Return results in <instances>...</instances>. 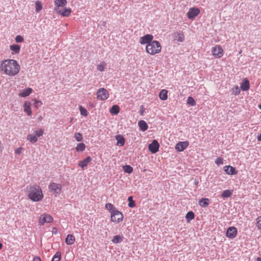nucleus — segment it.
<instances>
[{"label":"nucleus","instance_id":"f257e3e1","mask_svg":"<svg viewBox=\"0 0 261 261\" xmlns=\"http://www.w3.org/2000/svg\"><path fill=\"white\" fill-rule=\"evenodd\" d=\"M2 70L9 76H14L19 73L20 66L17 61L13 59L4 60L1 66Z\"/></svg>","mask_w":261,"mask_h":261},{"label":"nucleus","instance_id":"f03ea898","mask_svg":"<svg viewBox=\"0 0 261 261\" xmlns=\"http://www.w3.org/2000/svg\"><path fill=\"white\" fill-rule=\"evenodd\" d=\"M28 197L33 201H41L43 197L41 189L39 186L30 187L29 190Z\"/></svg>","mask_w":261,"mask_h":261},{"label":"nucleus","instance_id":"7ed1b4c3","mask_svg":"<svg viewBox=\"0 0 261 261\" xmlns=\"http://www.w3.org/2000/svg\"><path fill=\"white\" fill-rule=\"evenodd\" d=\"M162 49L160 43L158 41L154 40L147 44L146 50L147 53L153 55L159 53Z\"/></svg>","mask_w":261,"mask_h":261},{"label":"nucleus","instance_id":"20e7f679","mask_svg":"<svg viewBox=\"0 0 261 261\" xmlns=\"http://www.w3.org/2000/svg\"><path fill=\"white\" fill-rule=\"evenodd\" d=\"M62 188V186L61 184L55 182L50 184L48 186L49 191L56 196H57L60 194Z\"/></svg>","mask_w":261,"mask_h":261},{"label":"nucleus","instance_id":"39448f33","mask_svg":"<svg viewBox=\"0 0 261 261\" xmlns=\"http://www.w3.org/2000/svg\"><path fill=\"white\" fill-rule=\"evenodd\" d=\"M123 216L121 213L118 211L117 210H114L111 213V220L112 222L115 223H118L123 220Z\"/></svg>","mask_w":261,"mask_h":261},{"label":"nucleus","instance_id":"423d86ee","mask_svg":"<svg viewBox=\"0 0 261 261\" xmlns=\"http://www.w3.org/2000/svg\"><path fill=\"white\" fill-rule=\"evenodd\" d=\"M109 97L108 92L104 88H100L97 92V98L101 100H105Z\"/></svg>","mask_w":261,"mask_h":261},{"label":"nucleus","instance_id":"0eeeda50","mask_svg":"<svg viewBox=\"0 0 261 261\" xmlns=\"http://www.w3.org/2000/svg\"><path fill=\"white\" fill-rule=\"evenodd\" d=\"M160 147V144L158 143V141L156 140H153L151 143L149 144L148 145V150L152 153H156L159 150Z\"/></svg>","mask_w":261,"mask_h":261},{"label":"nucleus","instance_id":"6e6552de","mask_svg":"<svg viewBox=\"0 0 261 261\" xmlns=\"http://www.w3.org/2000/svg\"><path fill=\"white\" fill-rule=\"evenodd\" d=\"M200 13V10L197 8H190L187 15L189 19H193L197 16Z\"/></svg>","mask_w":261,"mask_h":261},{"label":"nucleus","instance_id":"1a4fd4ad","mask_svg":"<svg viewBox=\"0 0 261 261\" xmlns=\"http://www.w3.org/2000/svg\"><path fill=\"white\" fill-rule=\"evenodd\" d=\"M237 229L236 227H229L226 231V235L227 238L232 239L237 236Z\"/></svg>","mask_w":261,"mask_h":261},{"label":"nucleus","instance_id":"9d476101","mask_svg":"<svg viewBox=\"0 0 261 261\" xmlns=\"http://www.w3.org/2000/svg\"><path fill=\"white\" fill-rule=\"evenodd\" d=\"M53 218L49 214H44L40 217V223L43 224L45 223H50L53 222Z\"/></svg>","mask_w":261,"mask_h":261},{"label":"nucleus","instance_id":"9b49d317","mask_svg":"<svg viewBox=\"0 0 261 261\" xmlns=\"http://www.w3.org/2000/svg\"><path fill=\"white\" fill-rule=\"evenodd\" d=\"M153 36L150 34H147L141 37L140 43L141 44H148L152 41Z\"/></svg>","mask_w":261,"mask_h":261},{"label":"nucleus","instance_id":"f8f14e48","mask_svg":"<svg viewBox=\"0 0 261 261\" xmlns=\"http://www.w3.org/2000/svg\"><path fill=\"white\" fill-rule=\"evenodd\" d=\"M188 141L179 142L175 146V149L178 151H184L189 145Z\"/></svg>","mask_w":261,"mask_h":261},{"label":"nucleus","instance_id":"ddd939ff","mask_svg":"<svg viewBox=\"0 0 261 261\" xmlns=\"http://www.w3.org/2000/svg\"><path fill=\"white\" fill-rule=\"evenodd\" d=\"M55 11L64 17L68 16L71 12V10L70 8H64L63 10H60V8H55Z\"/></svg>","mask_w":261,"mask_h":261},{"label":"nucleus","instance_id":"4468645a","mask_svg":"<svg viewBox=\"0 0 261 261\" xmlns=\"http://www.w3.org/2000/svg\"><path fill=\"white\" fill-rule=\"evenodd\" d=\"M212 53L214 56L217 58H220L223 56V50L221 46H219L217 47L213 48Z\"/></svg>","mask_w":261,"mask_h":261},{"label":"nucleus","instance_id":"2eb2a0df","mask_svg":"<svg viewBox=\"0 0 261 261\" xmlns=\"http://www.w3.org/2000/svg\"><path fill=\"white\" fill-rule=\"evenodd\" d=\"M224 171L229 175H235L237 173L236 168L231 166H225L224 167Z\"/></svg>","mask_w":261,"mask_h":261},{"label":"nucleus","instance_id":"dca6fc26","mask_svg":"<svg viewBox=\"0 0 261 261\" xmlns=\"http://www.w3.org/2000/svg\"><path fill=\"white\" fill-rule=\"evenodd\" d=\"M173 35L174 40H177V41L182 42L185 40L184 33L181 31L176 32Z\"/></svg>","mask_w":261,"mask_h":261},{"label":"nucleus","instance_id":"f3484780","mask_svg":"<svg viewBox=\"0 0 261 261\" xmlns=\"http://www.w3.org/2000/svg\"><path fill=\"white\" fill-rule=\"evenodd\" d=\"M92 161V158L90 156H87L84 160L81 161L79 163V166L82 168L87 167L88 164Z\"/></svg>","mask_w":261,"mask_h":261},{"label":"nucleus","instance_id":"a211bd4d","mask_svg":"<svg viewBox=\"0 0 261 261\" xmlns=\"http://www.w3.org/2000/svg\"><path fill=\"white\" fill-rule=\"evenodd\" d=\"M23 110L24 111L27 113L28 115L30 116L32 114V110L31 109V104L30 102L25 101L23 104Z\"/></svg>","mask_w":261,"mask_h":261},{"label":"nucleus","instance_id":"6ab92c4d","mask_svg":"<svg viewBox=\"0 0 261 261\" xmlns=\"http://www.w3.org/2000/svg\"><path fill=\"white\" fill-rule=\"evenodd\" d=\"M138 126L142 132H145L148 127L147 123L144 120H140L138 122Z\"/></svg>","mask_w":261,"mask_h":261},{"label":"nucleus","instance_id":"aec40b11","mask_svg":"<svg viewBox=\"0 0 261 261\" xmlns=\"http://www.w3.org/2000/svg\"><path fill=\"white\" fill-rule=\"evenodd\" d=\"M210 203V200L207 198H203L199 200V204L203 207H207Z\"/></svg>","mask_w":261,"mask_h":261},{"label":"nucleus","instance_id":"412c9836","mask_svg":"<svg viewBox=\"0 0 261 261\" xmlns=\"http://www.w3.org/2000/svg\"><path fill=\"white\" fill-rule=\"evenodd\" d=\"M55 6L57 7L55 8H59L60 7H64L67 4L66 0H56L55 1Z\"/></svg>","mask_w":261,"mask_h":261},{"label":"nucleus","instance_id":"4be33fe9","mask_svg":"<svg viewBox=\"0 0 261 261\" xmlns=\"http://www.w3.org/2000/svg\"><path fill=\"white\" fill-rule=\"evenodd\" d=\"M249 81L247 79H245L244 82L241 85V89L244 91H246L249 90Z\"/></svg>","mask_w":261,"mask_h":261},{"label":"nucleus","instance_id":"5701e85b","mask_svg":"<svg viewBox=\"0 0 261 261\" xmlns=\"http://www.w3.org/2000/svg\"><path fill=\"white\" fill-rule=\"evenodd\" d=\"M75 242V238L72 234H69L67 235L65 242L67 245H72Z\"/></svg>","mask_w":261,"mask_h":261},{"label":"nucleus","instance_id":"b1692460","mask_svg":"<svg viewBox=\"0 0 261 261\" xmlns=\"http://www.w3.org/2000/svg\"><path fill=\"white\" fill-rule=\"evenodd\" d=\"M117 140V145L120 146H123L125 143V139L123 136L120 135H117L116 137Z\"/></svg>","mask_w":261,"mask_h":261},{"label":"nucleus","instance_id":"393cba45","mask_svg":"<svg viewBox=\"0 0 261 261\" xmlns=\"http://www.w3.org/2000/svg\"><path fill=\"white\" fill-rule=\"evenodd\" d=\"M33 90L31 88H28L23 90L19 94V96L22 97H25L29 96L32 92Z\"/></svg>","mask_w":261,"mask_h":261},{"label":"nucleus","instance_id":"a878e982","mask_svg":"<svg viewBox=\"0 0 261 261\" xmlns=\"http://www.w3.org/2000/svg\"><path fill=\"white\" fill-rule=\"evenodd\" d=\"M168 91L165 89L162 90L159 93V97L161 99L165 100L168 98L167 95Z\"/></svg>","mask_w":261,"mask_h":261},{"label":"nucleus","instance_id":"bb28decb","mask_svg":"<svg viewBox=\"0 0 261 261\" xmlns=\"http://www.w3.org/2000/svg\"><path fill=\"white\" fill-rule=\"evenodd\" d=\"M123 237L120 235H116L113 237L112 241L114 244L120 243L123 241Z\"/></svg>","mask_w":261,"mask_h":261},{"label":"nucleus","instance_id":"cd10ccee","mask_svg":"<svg viewBox=\"0 0 261 261\" xmlns=\"http://www.w3.org/2000/svg\"><path fill=\"white\" fill-rule=\"evenodd\" d=\"M10 48L15 54H18L20 50V46L18 44H13L10 46Z\"/></svg>","mask_w":261,"mask_h":261},{"label":"nucleus","instance_id":"c85d7f7f","mask_svg":"<svg viewBox=\"0 0 261 261\" xmlns=\"http://www.w3.org/2000/svg\"><path fill=\"white\" fill-rule=\"evenodd\" d=\"M120 109L117 105H114L111 108L110 112L113 115H117L119 112Z\"/></svg>","mask_w":261,"mask_h":261},{"label":"nucleus","instance_id":"c756f323","mask_svg":"<svg viewBox=\"0 0 261 261\" xmlns=\"http://www.w3.org/2000/svg\"><path fill=\"white\" fill-rule=\"evenodd\" d=\"M195 215L192 211L188 212L186 215V219L188 222L194 219Z\"/></svg>","mask_w":261,"mask_h":261},{"label":"nucleus","instance_id":"7c9ffc66","mask_svg":"<svg viewBox=\"0 0 261 261\" xmlns=\"http://www.w3.org/2000/svg\"><path fill=\"white\" fill-rule=\"evenodd\" d=\"M232 194V191L229 190H225L223 191L222 193L221 196L223 198H228Z\"/></svg>","mask_w":261,"mask_h":261},{"label":"nucleus","instance_id":"2f4dec72","mask_svg":"<svg viewBox=\"0 0 261 261\" xmlns=\"http://www.w3.org/2000/svg\"><path fill=\"white\" fill-rule=\"evenodd\" d=\"M122 169L124 172L127 173H131L133 171V168L129 165H124L122 167Z\"/></svg>","mask_w":261,"mask_h":261},{"label":"nucleus","instance_id":"473e14b6","mask_svg":"<svg viewBox=\"0 0 261 261\" xmlns=\"http://www.w3.org/2000/svg\"><path fill=\"white\" fill-rule=\"evenodd\" d=\"M86 145L83 143H80L77 144L75 147V149L77 151H83L85 150Z\"/></svg>","mask_w":261,"mask_h":261},{"label":"nucleus","instance_id":"72a5a7b5","mask_svg":"<svg viewBox=\"0 0 261 261\" xmlns=\"http://www.w3.org/2000/svg\"><path fill=\"white\" fill-rule=\"evenodd\" d=\"M27 139L33 144L36 143L38 140L37 137L35 135L33 136L32 135H28L27 137Z\"/></svg>","mask_w":261,"mask_h":261},{"label":"nucleus","instance_id":"f704fd0d","mask_svg":"<svg viewBox=\"0 0 261 261\" xmlns=\"http://www.w3.org/2000/svg\"><path fill=\"white\" fill-rule=\"evenodd\" d=\"M106 208L111 213H112L114 210H117L112 204L110 203L106 204Z\"/></svg>","mask_w":261,"mask_h":261},{"label":"nucleus","instance_id":"c9c22d12","mask_svg":"<svg viewBox=\"0 0 261 261\" xmlns=\"http://www.w3.org/2000/svg\"><path fill=\"white\" fill-rule=\"evenodd\" d=\"M187 102L188 105H189L191 106H194L196 104L194 98L191 96H189L188 97Z\"/></svg>","mask_w":261,"mask_h":261},{"label":"nucleus","instance_id":"e433bc0d","mask_svg":"<svg viewBox=\"0 0 261 261\" xmlns=\"http://www.w3.org/2000/svg\"><path fill=\"white\" fill-rule=\"evenodd\" d=\"M79 110L81 112V114L82 116H84L85 117L88 116V113L87 110L86 109L84 108L82 106H80Z\"/></svg>","mask_w":261,"mask_h":261},{"label":"nucleus","instance_id":"4c0bfd02","mask_svg":"<svg viewBox=\"0 0 261 261\" xmlns=\"http://www.w3.org/2000/svg\"><path fill=\"white\" fill-rule=\"evenodd\" d=\"M128 206L129 207H134L135 206L136 204H135V201L133 200V196H129L128 197Z\"/></svg>","mask_w":261,"mask_h":261},{"label":"nucleus","instance_id":"58836bf2","mask_svg":"<svg viewBox=\"0 0 261 261\" xmlns=\"http://www.w3.org/2000/svg\"><path fill=\"white\" fill-rule=\"evenodd\" d=\"M61 253L57 252L53 257L51 261H60L61 259Z\"/></svg>","mask_w":261,"mask_h":261},{"label":"nucleus","instance_id":"ea45409f","mask_svg":"<svg viewBox=\"0 0 261 261\" xmlns=\"http://www.w3.org/2000/svg\"><path fill=\"white\" fill-rule=\"evenodd\" d=\"M35 5H36V11L37 12H38L42 8V4L39 1H36Z\"/></svg>","mask_w":261,"mask_h":261},{"label":"nucleus","instance_id":"a19ab883","mask_svg":"<svg viewBox=\"0 0 261 261\" xmlns=\"http://www.w3.org/2000/svg\"><path fill=\"white\" fill-rule=\"evenodd\" d=\"M74 137L77 141L81 142L82 141V135L80 133H76L74 135Z\"/></svg>","mask_w":261,"mask_h":261},{"label":"nucleus","instance_id":"79ce46f5","mask_svg":"<svg viewBox=\"0 0 261 261\" xmlns=\"http://www.w3.org/2000/svg\"><path fill=\"white\" fill-rule=\"evenodd\" d=\"M256 220V226L258 228V229L261 230V216L258 217Z\"/></svg>","mask_w":261,"mask_h":261},{"label":"nucleus","instance_id":"37998d69","mask_svg":"<svg viewBox=\"0 0 261 261\" xmlns=\"http://www.w3.org/2000/svg\"><path fill=\"white\" fill-rule=\"evenodd\" d=\"M232 93L235 95L239 94L240 92V90L238 86H236L234 88H233L232 89Z\"/></svg>","mask_w":261,"mask_h":261},{"label":"nucleus","instance_id":"c03bdc74","mask_svg":"<svg viewBox=\"0 0 261 261\" xmlns=\"http://www.w3.org/2000/svg\"><path fill=\"white\" fill-rule=\"evenodd\" d=\"M223 159L221 158V157H218L216 159V161H215V163L217 165H222L223 164Z\"/></svg>","mask_w":261,"mask_h":261},{"label":"nucleus","instance_id":"a18cd8bd","mask_svg":"<svg viewBox=\"0 0 261 261\" xmlns=\"http://www.w3.org/2000/svg\"><path fill=\"white\" fill-rule=\"evenodd\" d=\"M35 136L37 137H40L42 136L43 134V130L42 129H40L39 130H36L35 132Z\"/></svg>","mask_w":261,"mask_h":261},{"label":"nucleus","instance_id":"49530a36","mask_svg":"<svg viewBox=\"0 0 261 261\" xmlns=\"http://www.w3.org/2000/svg\"><path fill=\"white\" fill-rule=\"evenodd\" d=\"M15 41L17 43L22 42L23 41V38L20 35H17L15 37Z\"/></svg>","mask_w":261,"mask_h":261},{"label":"nucleus","instance_id":"de8ad7c7","mask_svg":"<svg viewBox=\"0 0 261 261\" xmlns=\"http://www.w3.org/2000/svg\"><path fill=\"white\" fill-rule=\"evenodd\" d=\"M39 104L41 105L42 102L39 100H35L34 104V106L36 108H38L39 107Z\"/></svg>","mask_w":261,"mask_h":261},{"label":"nucleus","instance_id":"09e8293b","mask_svg":"<svg viewBox=\"0 0 261 261\" xmlns=\"http://www.w3.org/2000/svg\"><path fill=\"white\" fill-rule=\"evenodd\" d=\"M105 67L102 65H98L97 66V69L100 71H103L104 70Z\"/></svg>","mask_w":261,"mask_h":261},{"label":"nucleus","instance_id":"8fccbe9b","mask_svg":"<svg viewBox=\"0 0 261 261\" xmlns=\"http://www.w3.org/2000/svg\"><path fill=\"white\" fill-rule=\"evenodd\" d=\"M141 110L140 111V114L141 115H144V113L145 112V109L143 108V106H141Z\"/></svg>","mask_w":261,"mask_h":261},{"label":"nucleus","instance_id":"3c124183","mask_svg":"<svg viewBox=\"0 0 261 261\" xmlns=\"http://www.w3.org/2000/svg\"><path fill=\"white\" fill-rule=\"evenodd\" d=\"M21 148H18L16 149L15 151V153L18 154H20L21 153Z\"/></svg>","mask_w":261,"mask_h":261},{"label":"nucleus","instance_id":"603ef678","mask_svg":"<svg viewBox=\"0 0 261 261\" xmlns=\"http://www.w3.org/2000/svg\"><path fill=\"white\" fill-rule=\"evenodd\" d=\"M33 261H41V258L38 256H35Z\"/></svg>","mask_w":261,"mask_h":261},{"label":"nucleus","instance_id":"864d4df0","mask_svg":"<svg viewBox=\"0 0 261 261\" xmlns=\"http://www.w3.org/2000/svg\"><path fill=\"white\" fill-rule=\"evenodd\" d=\"M52 232H53V233L56 234L57 233V229L56 228H55V227H54L53 228Z\"/></svg>","mask_w":261,"mask_h":261},{"label":"nucleus","instance_id":"5fc2aeb1","mask_svg":"<svg viewBox=\"0 0 261 261\" xmlns=\"http://www.w3.org/2000/svg\"><path fill=\"white\" fill-rule=\"evenodd\" d=\"M257 139L258 141H261V133L257 136Z\"/></svg>","mask_w":261,"mask_h":261},{"label":"nucleus","instance_id":"6e6d98bb","mask_svg":"<svg viewBox=\"0 0 261 261\" xmlns=\"http://www.w3.org/2000/svg\"><path fill=\"white\" fill-rule=\"evenodd\" d=\"M256 261H261V258L260 257H257L256 259Z\"/></svg>","mask_w":261,"mask_h":261},{"label":"nucleus","instance_id":"4d7b16f0","mask_svg":"<svg viewBox=\"0 0 261 261\" xmlns=\"http://www.w3.org/2000/svg\"><path fill=\"white\" fill-rule=\"evenodd\" d=\"M198 181H197V180H195L194 181V184H195V185L198 184Z\"/></svg>","mask_w":261,"mask_h":261},{"label":"nucleus","instance_id":"13d9d810","mask_svg":"<svg viewBox=\"0 0 261 261\" xmlns=\"http://www.w3.org/2000/svg\"><path fill=\"white\" fill-rule=\"evenodd\" d=\"M3 247V245L1 243H0V249H1Z\"/></svg>","mask_w":261,"mask_h":261},{"label":"nucleus","instance_id":"bf43d9fd","mask_svg":"<svg viewBox=\"0 0 261 261\" xmlns=\"http://www.w3.org/2000/svg\"><path fill=\"white\" fill-rule=\"evenodd\" d=\"M106 22H105V21H103V23H102V25H103V26H105V25H106Z\"/></svg>","mask_w":261,"mask_h":261},{"label":"nucleus","instance_id":"052dcab7","mask_svg":"<svg viewBox=\"0 0 261 261\" xmlns=\"http://www.w3.org/2000/svg\"><path fill=\"white\" fill-rule=\"evenodd\" d=\"M259 108L261 109V104L259 105Z\"/></svg>","mask_w":261,"mask_h":261}]
</instances>
